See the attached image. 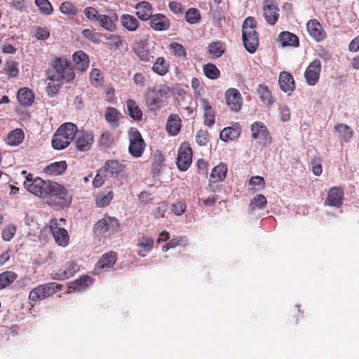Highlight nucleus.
<instances>
[{"label": "nucleus", "instance_id": "obj_1", "mask_svg": "<svg viewBox=\"0 0 359 359\" xmlns=\"http://www.w3.org/2000/svg\"><path fill=\"white\" fill-rule=\"evenodd\" d=\"M46 92L50 97L55 96L62 85V81H71L74 77V69H48L47 72Z\"/></svg>", "mask_w": 359, "mask_h": 359}, {"label": "nucleus", "instance_id": "obj_2", "mask_svg": "<svg viewBox=\"0 0 359 359\" xmlns=\"http://www.w3.org/2000/svg\"><path fill=\"white\" fill-rule=\"evenodd\" d=\"M78 132L77 126L72 122L62 124L54 133L51 143L55 149L67 148L75 138Z\"/></svg>", "mask_w": 359, "mask_h": 359}, {"label": "nucleus", "instance_id": "obj_3", "mask_svg": "<svg viewBox=\"0 0 359 359\" xmlns=\"http://www.w3.org/2000/svg\"><path fill=\"white\" fill-rule=\"evenodd\" d=\"M257 21L252 17H248L242 26V39L246 50L253 53L259 44L258 34L256 32Z\"/></svg>", "mask_w": 359, "mask_h": 359}, {"label": "nucleus", "instance_id": "obj_4", "mask_svg": "<svg viewBox=\"0 0 359 359\" xmlns=\"http://www.w3.org/2000/svg\"><path fill=\"white\" fill-rule=\"evenodd\" d=\"M170 96V87L167 85H160L154 88L149 89L145 96V104L151 111L158 110Z\"/></svg>", "mask_w": 359, "mask_h": 359}, {"label": "nucleus", "instance_id": "obj_5", "mask_svg": "<svg viewBox=\"0 0 359 359\" xmlns=\"http://www.w3.org/2000/svg\"><path fill=\"white\" fill-rule=\"evenodd\" d=\"M47 197L57 200V203L62 207H68L72 200V195L63 185L50 181L48 184Z\"/></svg>", "mask_w": 359, "mask_h": 359}, {"label": "nucleus", "instance_id": "obj_6", "mask_svg": "<svg viewBox=\"0 0 359 359\" xmlns=\"http://www.w3.org/2000/svg\"><path fill=\"white\" fill-rule=\"evenodd\" d=\"M60 290H62L61 285L55 282L48 283L32 289L29 292V299L32 302L43 300L53 295L57 291Z\"/></svg>", "mask_w": 359, "mask_h": 359}, {"label": "nucleus", "instance_id": "obj_7", "mask_svg": "<svg viewBox=\"0 0 359 359\" xmlns=\"http://www.w3.org/2000/svg\"><path fill=\"white\" fill-rule=\"evenodd\" d=\"M129 147L128 151L135 158L140 157L145 149V142L140 131L135 128H131L128 131Z\"/></svg>", "mask_w": 359, "mask_h": 359}, {"label": "nucleus", "instance_id": "obj_8", "mask_svg": "<svg viewBox=\"0 0 359 359\" xmlns=\"http://www.w3.org/2000/svg\"><path fill=\"white\" fill-rule=\"evenodd\" d=\"M193 151L189 143L184 142L178 149L177 165L180 170L185 171L192 163Z\"/></svg>", "mask_w": 359, "mask_h": 359}, {"label": "nucleus", "instance_id": "obj_9", "mask_svg": "<svg viewBox=\"0 0 359 359\" xmlns=\"http://www.w3.org/2000/svg\"><path fill=\"white\" fill-rule=\"evenodd\" d=\"M120 224L114 217H107L99 220L94 226V231L99 234L109 233L114 234L118 231Z\"/></svg>", "mask_w": 359, "mask_h": 359}, {"label": "nucleus", "instance_id": "obj_10", "mask_svg": "<svg viewBox=\"0 0 359 359\" xmlns=\"http://www.w3.org/2000/svg\"><path fill=\"white\" fill-rule=\"evenodd\" d=\"M49 227L51 230L55 243L61 247H66L69 242V236L67 231L60 226L57 219H52L49 222Z\"/></svg>", "mask_w": 359, "mask_h": 359}, {"label": "nucleus", "instance_id": "obj_11", "mask_svg": "<svg viewBox=\"0 0 359 359\" xmlns=\"http://www.w3.org/2000/svg\"><path fill=\"white\" fill-rule=\"evenodd\" d=\"M225 103L227 107L233 112H238L243 107V97L239 90L230 88L224 93Z\"/></svg>", "mask_w": 359, "mask_h": 359}, {"label": "nucleus", "instance_id": "obj_12", "mask_svg": "<svg viewBox=\"0 0 359 359\" xmlns=\"http://www.w3.org/2000/svg\"><path fill=\"white\" fill-rule=\"evenodd\" d=\"M252 137L258 143L266 146L271 143V136L266 126L261 121L254 122L250 127Z\"/></svg>", "mask_w": 359, "mask_h": 359}, {"label": "nucleus", "instance_id": "obj_13", "mask_svg": "<svg viewBox=\"0 0 359 359\" xmlns=\"http://www.w3.org/2000/svg\"><path fill=\"white\" fill-rule=\"evenodd\" d=\"M263 15L267 23L273 25L279 17V8L275 0H264Z\"/></svg>", "mask_w": 359, "mask_h": 359}, {"label": "nucleus", "instance_id": "obj_14", "mask_svg": "<svg viewBox=\"0 0 359 359\" xmlns=\"http://www.w3.org/2000/svg\"><path fill=\"white\" fill-rule=\"evenodd\" d=\"M117 253L114 251H109L100 258L95 266V271L100 273L102 271H108L112 269L116 262Z\"/></svg>", "mask_w": 359, "mask_h": 359}, {"label": "nucleus", "instance_id": "obj_15", "mask_svg": "<svg viewBox=\"0 0 359 359\" xmlns=\"http://www.w3.org/2000/svg\"><path fill=\"white\" fill-rule=\"evenodd\" d=\"M94 142V136L92 132L81 131L76 137L74 144L76 149L80 151H87L91 149Z\"/></svg>", "mask_w": 359, "mask_h": 359}, {"label": "nucleus", "instance_id": "obj_16", "mask_svg": "<svg viewBox=\"0 0 359 359\" xmlns=\"http://www.w3.org/2000/svg\"><path fill=\"white\" fill-rule=\"evenodd\" d=\"M50 181H45L41 177H36L27 189L32 194L40 198L47 197V191Z\"/></svg>", "mask_w": 359, "mask_h": 359}, {"label": "nucleus", "instance_id": "obj_17", "mask_svg": "<svg viewBox=\"0 0 359 359\" xmlns=\"http://www.w3.org/2000/svg\"><path fill=\"white\" fill-rule=\"evenodd\" d=\"M133 50L137 56L142 61L149 62L151 60V58H153L149 54L146 37L137 39L134 42Z\"/></svg>", "mask_w": 359, "mask_h": 359}, {"label": "nucleus", "instance_id": "obj_18", "mask_svg": "<svg viewBox=\"0 0 359 359\" xmlns=\"http://www.w3.org/2000/svg\"><path fill=\"white\" fill-rule=\"evenodd\" d=\"M306 29L310 36L316 41H321L326 37V34L317 20H310L306 24Z\"/></svg>", "mask_w": 359, "mask_h": 359}, {"label": "nucleus", "instance_id": "obj_19", "mask_svg": "<svg viewBox=\"0 0 359 359\" xmlns=\"http://www.w3.org/2000/svg\"><path fill=\"white\" fill-rule=\"evenodd\" d=\"M199 102L201 109L203 111L204 124L211 127L215 123V111L208 100L200 98Z\"/></svg>", "mask_w": 359, "mask_h": 359}, {"label": "nucleus", "instance_id": "obj_20", "mask_svg": "<svg viewBox=\"0 0 359 359\" xmlns=\"http://www.w3.org/2000/svg\"><path fill=\"white\" fill-rule=\"evenodd\" d=\"M344 192L342 189L337 187L331 188L328 192L325 203L330 206L339 208L342 204Z\"/></svg>", "mask_w": 359, "mask_h": 359}, {"label": "nucleus", "instance_id": "obj_21", "mask_svg": "<svg viewBox=\"0 0 359 359\" xmlns=\"http://www.w3.org/2000/svg\"><path fill=\"white\" fill-rule=\"evenodd\" d=\"M103 170L111 173L113 176L118 177L125 170L126 165L117 160H107L102 167Z\"/></svg>", "mask_w": 359, "mask_h": 359}, {"label": "nucleus", "instance_id": "obj_22", "mask_svg": "<svg viewBox=\"0 0 359 359\" xmlns=\"http://www.w3.org/2000/svg\"><path fill=\"white\" fill-rule=\"evenodd\" d=\"M227 170V166L224 163H220L216 165L211 171L209 180L210 184L224 181Z\"/></svg>", "mask_w": 359, "mask_h": 359}, {"label": "nucleus", "instance_id": "obj_23", "mask_svg": "<svg viewBox=\"0 0 359 359\" xmlns=\"http://www.w3.org/2000/svg\"><path fill=\"white\" fill-rule=\"evenodd\" d=\"M280 89L285 93H291L295 88L294 80L292 74L287 72H282L279 76Z\"/></svg>", "mask_w": 359, "mask_h": 359}, {"label": "nucleus", "instance_id": "obj_24", "mask_svg": "<svg viewBox=\"0 0 359 359\" xmlns=\"http://www.w3.org/2000/svg\"><path fill=\"white\" fill-rule=\"evenodd\" d=\"M151 27L157 31L167 30L170 27L168 19L163 14H155L151 18Z\"/></svg>", "mask_w": 359, "mask_h": 359}, {"label": "nucleus", "instance_id": "obj_25", "mask_svg": "<svg viewBox=\"0 0 359 359\" xmlns=\"http://www.w3.org/2000/svg\"><path fill=\"white\" fill-rule=\"evenodd\" d=\"M154 241L151 237L142 236L138 239L137 246L139 248L137 254L140 257H145L154 248Z\"/></svg>", "mask_w": 359, "mask_h": 359}, {"label": "nucleus", "instance_id": "obj_26", "mask_svg": "<svg viewBox=\"0 0 359 359\" xmlns=\"http://www.w3.org/2000/svg\"><path fill=\"white\" fill-rule=\"evenodd\" d=\"M257 94L264 104L271 106L274 104L275 98L266 85L259 84L257 88Z\"/></svg>", "mask_w": 359, "mask_h": 359}, {"label": "nucleus", "instance_id": "obj_27", "mask_svg": "<svg viewBox=\"0 0 359 359\" xmlns=\"http://www.w3.org/2000/svg\"><path fill=\"white\" fill-rule=\"evenodd\" d=\"M17 98L21 105L30 106L34 102V95L29 88H22L17 93Z\"/></svg>", "mask_w": 359, "mask_h": 359}, {"label": "nucleus", "instance_id": "obj_28", "mask_svg": "<svg viewBox=\"0 0 359 359\" xmlns=\"http://www.w3.org/2000/svg\"><path fill=\"white\" fill-rule=\"evenodd\" d=\"M136 15L142 20H147L152 16V8L149 3L141 1L135 6Z\"/></svg>", "mask_w": 359, "mask_h": 359}, {"label": "nucleus", "instance_id": "obj_29", "mask_svg": "<svg viewBox=\"0 0 359 359\" xmlns=\"http://www.w3.org/2000/svg\"><path fill=\"white\" fill-rule=\"evenodd\" d=\"M25 138V133L20 128H16L8 133L6 142L11 146L19 145Z\"/></svg>", "mask_w": 359, "mask_h": 359}, {"label": "nucleus", "instance_id": "obj_30", "mask_svg": "<svg viewBox=\"0 0 359 359\" xmlns=\"http://www.w3.org/2000/svg\"><path fill=\"white\" fill-rule=\"evenodd\" d=\"M241 134V128L238 126L226 127L220 132V139L224 142L233 140Z\"/></svg>", "mask_w": 359, "mask_h": 359}, {"label": "nucleus", "instance_id": "obj_31", "mask_svg": "<svg viewBox=\"0 0 359 359\" xmlns=\"http://www.w3.org/2000/svg\"><path fill=\"white\" fill-rule=\"evenodd\" d=\"M126 107L131 118L137 121L142 118V111L134 100L128 99L126 101Z\"/></svg>", "mask_w": 359, "mask_h": 359}, {"label": "nucleus", "instance_id": "obj_32", "mask_svg": "<svg viewBox=\"0 0 359 359\" xmlns=\"http://www.w3.org/2000/svg\"><path fill=\"white\" fill-rule=\"evenodd\" d=\"M181 120L177 115L171 114L166 123V130L170 135H175L180 130Z\"/></svg>", "mask_w": 359, "mask_h": 359}, {"label": "nucleus", "instance_id": "obj_33", "mask_svg": "<svg viewBox=\"0 0 359 359\" xmlns=\"http://www.w3.org/2000/svg\"><path fill=\"white\" fill-rule=\"evenodd\" d=\"M279 40L283 46H293L297 47L299 46L298 37L289 32H283L279 34Z\"/></svg>", "mask_w": 359, "mask_h": 359}, {"label": "nucleus", "instance_id": "obj_34", "mask_svg": "<svg viewBox=\"0 0 359 359\" xmlns=\"http://www.w3.org/2000/svg\"><path fill=\"white\" fill-rule=\"evenodd\" d=\"M67 164L66 161H57L50 163L45 168V172L51 175H59L62 174L67 169Z\"/></svg>", "mask_w": 359, "mask_h": 359}, {"label": "nucleus", "instance_id": "obj_35", "mask_svg": "<svg viewBox=\"0 0 359 359\" xmlns=\"http://www.w3.org/2000/svg\"><path fill=\"white\" fill-rule=\"evenodd\" d=\"M113 197V191L111 189V188H109V190L102 191L96 196L95 203L97 206L100 208L107 206L111 201Z\"/></svg>", "mask_w": 359, "mask_h": 359}, {"label": "nucleus", "instance_id": "obj_36", "mask_svg": "<svg viewBox=\"0 0 359 359\" xmlns=\"http://www.w3.org/2000/svg\"><path fill=\"white\" fill-rule=\"evenodd\" d=\"M121 113L114 107H107L105 111V120L111 126L118 127L119 124V119Z\"/></svg>", "mask_w": 359, "mask_h": 359}, {"label": "nucleus", "instance_id": "obj_37", "mask_svg": "<svg viewBox=\"0 0 359 359\" xmlns=\"http://www.w3.org/2000/svg\"><path fill=\"white\" fill-rule=\"evenodd\" d=\"M122 25L129 31H135L139 25V21L133 15L124 14L121 17Z\"/></svg>", "mask_w": 359, "mask_h": 359}, {"label": "nucleus", "instance_id": "obj_38", "mask_svg": "<svg viewBox=\"0 0 359 359\" xmlns=\"http://www.w3.org/2000/svg\"><path fill=\"white\" fill-rule=\"evenodd\" d=\"M267 204L266 198L263 194L256 195L249 204V210L253 212L257 209H264Z\"/></svg>", "mask_w": 359, "mask_h": 359}, {"label": "nucleus", "instance_id": "obj_39", "mask_svg": "<svg viewBox=\"0 0 359 359\" xmlns=\"http://www.w3.org/2000/svg\"><path fill=\"white\" fill-rule=\"evenodd\" d=\"M17 277V273L11 271H6L0 273V290L9 286L14 282Z\"/></svg>", "mask_w": 359, "mask_h": 359}, {"label": "nucleus", "instance_id": "obj_40", "mask_svg": "<svg viewBox=\"0 0 359 359\" xmlns=\"http://www.w3.org/2000/svg\"><path fill=\"white\" fill-rule=\"evenodd\" d=\"M320 69H306L304 76L307 83L314 86L319 80Z\"/></svg>", "mask_w": 359, "mask_h": 359}, {"label": "nucleus", "instance_id": "obj_41", "mask_svg": "<svg viewBox=\"0 0 359 359\" xmlns=\"http://www.w3.org/2000/svg\"><path fill=\"white\" fill-rule=\"evenodd\" d=\"M73 61L75 65L81 67H87L89 64L88 56L83 50L75 52L72 56Z\"/></svg>", "mask_w": 359, "mask_h": 359}, {"label": "nucleus", "instance_id": "obj_42", "mask_svg": "<svg viewBox=\"0 0 359 359\" xmlns=\"http://www.w3.org/2000/svg\"><path fill=\"white\" fill-rule=\"evenodd\" d=\"M334 129L338 132L345 141H348L353 135L352 129L347 125L343 123L337 124Z\"/></svg>", "mask_w": 359, "mask_h": 359}, {"label": "nucleus", "instance_id": "obj_43", "mask_svg": "<svg viewBox=\"0 0 359 359\" xmlns=\"http://www.w3.org/2000/svg\"><path fill=\"white\" fill-rule=\"evenodd\" d=\"M93 283V278L88 276H83L72 283L74 290H81Z\"/></svg>", "mask_w": 359, "mask_h": 359}, {"label": "nucleus", "instance_id": "obj_44", "mask_svg": "<svg viewBox=\"0 0 359 359\" xmlns=\"http://www.w3.org/2000/svg\"><path fill=\"white\" fill-rule=\"evenodd\" d=\"M170 95L174 97L179 103L184 101L186 91L180 85L176 84L172 88L170 87Z\"/></svg>", "mask_w": 359, "mask_h": 359}, {"label": "nucleus", "instance_id": "obj_45", "mask_svg": "<svg viewBox=\"0 0 359 359\" xmlns=\"http://www.w3.org/2000/svg\"><path fill=\"white\" fill-rule=\"evenodd\" d=\"M92 85L95 87L101 86L104 83V76L100 69H92L90 75Z\"/></svg>", "mask_w": 359, "mask_h": 359}, {"label": "nucleus", "instance_id": "obj_46", "mask_svg": "<svg viewBox=\"0 0 359 359\" xmlns=\"http://www.w3.org/2000/svg\"><path fill=\"white\" fill-rule=\"evenodd\" d=\"M100 25L105 29L113 32L116 29V25L112 18L107 15H100L98 20Z\"/></svg>", "mask_w": 359, "mask_h": 359}, {"label": "nucleus", "instance_id": "obj_47", "mask_svg": "<svg viewBox=\"0 0 359 359\" xmlns=\"http://www.w3.org/2000/svg\"><path fill=\"white\" fill-rule=\"evenodd\" d=\"M79 271V266L75 262L70 261L67 262L65 266L62 275V278H68L74 276V274Z\"/></svg>", "mask_w": 359, "mask_h": 359}, {"label": "nucleus", "instance_id": "obj_48", "mask_svg": "<svg viewBox=\"0 0 359 359\" xmlns=\"http://www.w3.org/2000/svg\"><path fill=\"white\" fill-rule=\"evenodd\" d=\"M209 53L213 56L219 57L224 52V45L219 41H215L209 45Z\"/></svg>", "mask_w": 359, "mask_h": 359}, {"label": "nucleus", "instance_id": "obj_49", "mask_svg": "<svg viewBox=\"0 0 359 359\" xmlns=\"http://www.w3.org/2000/svg\"><path fill=\"white\" fill-rule=\"evenodd\" d=\"M200 18V13L196 8H191L186 13L187 21L190 24L198 22Z\"/></svg>", "mask_w": 359, "mask_h": 359}, {"label": "nucleus", "instance_id": "obj_50", "mask_svg": "<svg viewBox=\"0 0 359 359\" xmlns=\"http://www.w3.org/2000/svg\"><path fill=\"white\" fill-rule=\"evenodd\" d=\"M60 10L62 13L69 15H74L77 13L76 7L69 1L63 2L60 5Z\"/></svg>", "mask_w": 359, "mask_h": 359}, {"label": "nucleus", "instance_id": "obj_51", "mask_svg": "<svg viewBox=\"0 0 359 359\" xmlns=\"http://www.w3.org/2000/svg\"><path fill=\"white\" fill-rule=\"evenodd\" d=\"M35 4L41 13L49 15L53 11L50 3L48 0H35Z\"/></svg>", "mask_w": 359, "mask_h": 359}, {"label": "nucleus", "instance_id": "obj_52", "mask_svg": "<svg viewBox=\"0 0 359 359\" xmlns=\"http://www.w3.org/2000/svg\"><path fill=\"white\" fill-rule=\"evenodd\" d=\"M168 203L165 202L158 203L153 211V215L155 219H159L164 217L165 212L168 210Z\"/></svg>", "mask_w": 359, "mask_h": 359}, {"label": "nucleus", "instance_id": "obj_53", "mask_svg": "<svg viewBox=\"0 0 359 359\" xmlns=\"http://www.w3.org/2000/svg\"><path fill=\"white\" fill-rule=\"evenodd\" d=\"M107 175L101 168L97 171V174L93 180V186L95 188L100 187L105 182Z\"/></svg>", "mask_w": 359, "mask_h": 359}, {"label": "nucleus", "instance_id": "obj_54", "mask_svg": "<svg viewBox=\"0 0 359 359\" xmlns=\"http://www.w3.org/2000/svg\"><path fill=\"white\" fill-rule=\"evenodd\" d=\"M107 39L111 48L118 49L123 46V41L118 35H110Z\"/></svg>", "mask_w": 359, "mask_h": 359}, {"label": "nucleus", "instance_id": "obj_55", "mask_svg": "<svg viewBox=\"0 0 359 359\" xmlns=\"http://www.w3.org/2000/svg\"><path fill=\"white\" fill-rule=\"evenodd\" d=\"M196 141L200 146H205L209 142V133L207 130H200L196 135Z\"/></svg>", "mask_w": 359, "mask_h": 359}, {"label": "nucleus", "instance_id": "obj_56", "mask_svg": "<svg viewBox=\"0 0 359 359\" xmlns=\"http://www.w3.org/2000/svg\"><path fill=\"white\" fill-rule=\"evenodd\" d=\"M321 158L318 156H314L311 159V166H312V171L313 174L316 176H320L322 174L323 172V168L321 165Z\"/></svg>", "mask_w": 359, "mask_h": 359}, {"label": "nucleus", "instance_id": "obj_57", "mask_svg": "<svg viewBox=\"0 0 359 359\" xmlns=\"http://www.w3.org/2000/svg\"><path fill=\"white\" fill-rule=\"evenodd\" d=\"M16 232L15 226L11 224L6 226L2 231V238L6 241H11Z\"/></svg>", "mask_w": 359, "mask_h": 359}, {"label": "nucleus", "instance_id": "obj_58", "mask_svg": "<svg viewBox=\"0 0 359 359\" xmlns=\"http://www.w3.org/2000/svg\"><path fill=\"white\" fill-rule=\"evenodd\" d=\"M187 209L186 203L184 201H178L172 205V212L175 215H182Z\"/></svg>", "mask_w": 359, "mask_h": 359}, {"label": "nucleus", "instance_id": "obj_59", "mask_svg": "<svg viewBox=\"0 0 359 359\" xmlns=\"http://www.w3.org/2000/svg\"><path fill=\"white\" fill-rule=\"evenodd\" d=\"M170 50L175 55L185 56L186 50L184 46L178 43H171L169 45Z\"/></svg>", "mask_w": 359, "mask_h": 359}, {"label": "nucleus", "instance_id": "obj_60", "mask_svg": "<svg viewBox=\"0 0 359 359\" xmlns=\"http://www.w3.org/2000/svg\"><path fill=\"white\" fill-rule=\"evenodd\" d=\"M84 15L88 20L94 22L97 21L100 16L98 11L93 7H87L85 8Z\"/></svg>", "mask_w": 359, "mask_h": 359}, {"label": "nucleus", "instance_id": "obj_61", "mask_svg": "<svg viewBox=\"0 0 359 359\" xmlns=\"http://www.w3.org/2000/svg\"><path fill=\"white\" fill-rule=\"evenodd\" d=\"M249 184L253 187H258V189H263L265 187V180L263 177L254 176L249 180Z\"/></svg>", "mask_w": 359, "mask_h": 359}, {"label": "nucleus", "instance_id": "obj_62", "mask_svg": "<svg viewBox=\"0 0 359 359\" xmlns=\"http://www.w3.org/2000/svg\"><path fill=\"white\" fill-rule=\"evenodd\" d=\"M99 143L100 145L109 147L113 143V137L111 133L108 131L102 133Z\"/></svg>", "mask_w": 359, "mask_h": 359}, {"label": "nucleus", "instance_id": "obj_63", "mask_svg": "<svg viewBox=\"0 0 359 359\" xmlns=\"http://www.w3.org/2000/svg\"><path fill=\"white\" fill-rule=\"evenodd\" d=\"M52 67H68L69 61L65 57L55 58L51 63Z\"/></svg>", "mask_w": 359, "mask_h": 359}, {"label": "nucleus", "instance_id": "obj_64", "mask_svg": "<svg viewBox=\"0 0 359 359\" xmlns=\"http://www.w3.org/2000/svg\"><path fill=\"white\" fill-rule=\"evenodd\" d=\"M279 113L280 115V119L282 121H287L290 118V109L286 105H280L279 107Z\"/></svg>", "mask_w": 359, "mask_h": 359}]
</instances>
